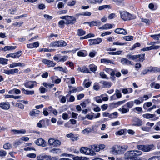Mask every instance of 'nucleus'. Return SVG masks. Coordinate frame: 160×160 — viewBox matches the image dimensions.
<instances>
[{
  "label": "nucleus",
  "mask_w": 160,
  "mask_h": 160,
  "mask_svg": "<svg viewBox=\"0 0 160 160\" xmlns=\"http://www.w3.org/2000/svg\"><path fill=\"white\" fill-rule=\"evenodd\" d=\"M50 153L53 154H58L61 152V150L60 149L53 148L49 151Z\"/></svg>",
  "instance_id": "27"
},
{
  "label": "nucleus",
  "mask_w": 160,
  "mask_h": 160,
  "mask_svg": "<svg viewBox=\"0 0 160 160\" xmlns=\"http://www.w3.org/2000/svg\"><path fill=\"white\" fill-rule=\"evenodd\" d=\"M37 85V82L35 81H29L24 83L25 87L30 88H32Z\"/></svg>",
  "instance_id": "12"
},
{
  "label": "nucleus",
  "mask_w": 160,
  "mask_h": 160,
  "mask_svg": "<svg viewBox=\"0 0 160 160\" xmlns=\"http://www.w3.org/2000/svg\"><path fill=\"white\" fill-rule=\"evenodd\" d=\"M142 153V151L139 150L128 151L125 154V160H136L135 158Z\"/></svg>",
  "instance_id": "2"
},
{
  "label": "nucleus",
  "mask_w": 160,
  "mask_h": 160,
  "mask_svg": "<svg viewBox=\"0 0 160 160\" xmlns=\"http://www.w3.org/2000/svg\"><path fill=\"white\" fill-rule=\"evenodd\" d=\"M77 70L78 71L82 72H89V70L88 69L85 67H83L82 68L79 67Z\"/></svg>",
  "instance_id": "32"
},
{
  "label": "nucleus",
  "mask_w": 160,
  "mask_h": 160,
  "mask_svg": "<svg viewBox=\"0 0 160 160\" xmlns=\"http://www.w3.org/2000/svg\"><path fill=\"white\" fill-rule=\"evenodd\" d=\"M142 153V151L139 150L128 151L125 154V160H136L135 158Z\"/></svg>",
  "instance_id": "1"
},
{
  "label": "nucleus",
  "mask_w": 160,
  "mask_h": 160,
  "mask_svg": "<svg viewBox=\"0 0 160 160\" xmlns=\"http://www.w3.org/2000/svg\"><path fill=\"white\" fill-rule=\"evenodd\" d=\"M133 121L135 122L133 124L134 126H140L142 124L141 120L136 117L133 118Z\"/></svg>",
  "instance_id": "19"
},
{
  "label": "nucleus",
  "mask_w": 160,
  "mask_h": 160,
  "mask_svg": "<svg viewBox=\"0 0 160 160\" xmlns=\"http://www.w3.org/2000/svg\"><path fill=\"white\" fill-rule=\"evenodd\" d=\"M114 32L117 34L123 35H126L128 33L124 29L122 28H117L114 30Z\"/></svg>",
  "instance_id": "18"
},
{
  "label": "nucleus",
  "mask_w": 160,
  "mask_h": 160,
  "mask_svg": "<svg viewBox=\"0 0 160 160\" xmlns=\"http://www.w3.org/2000/svg\"><path fill=\"white\" fill-rule=\"evenodd\" d=\"M87 80H84L83 82V84L85 86L86 88H88L90 86L91 82H87Z\"/></svg>",
  "instance_id": "57"
},
{
  "label": "nucleus",
  "mask_w": 160,
  "mask_h": 160,
  "mask_svg": "<svg viewBox=\"0 0 160 160\" xmlns=\"http://www.w3.org/2000/svg\"><path fill=\"white\" fill-rule=\"evenodd\" d=\"M112 26L111 24L107 23L103 25L100 28L103 30H107L109 29H111L112 28Z\"/></svg>",
  "instance_id": "23"
},
{
  "label": "nucleus",
  "mask_w": 160,
  "mask_h": 160,
  "mask_svg": "<svg viewBox=\"0 0 160 160\" xmlns=\"http://www.w3.org/2000/svg\"><path fill=\"white\" fill-rule=\"evenodd\" d=\"M25 65L24 63H14L10 64L9 67L10 68H12L15 67H16L18 66L19 67H24Z\"/></svg>",
  "instance_id": "22"
},
{
  "label": "nucleus",
  "mask_w": 160,
  "mask_h": 160,
  "mask_svg": "<svg viewBox=\"0 0 160 160\" xmlns=\"http://www.w3.org/2000/svg\"><path fill=\"white\" fill-rule=\"evenodd\" d=\"M91 2L93 4L96 3H101L103 1V0H91Z\"/></svg>",
  "instance_id": "55"
},
{
  "label": "nucleus",
  "mask_w": 160,
  "mask_h": 160,
  "mask_svg": "<svg viewBox=\"0 0 160 160\" xmlns=\"http://www.w3.org/2000/svg\"><path fill=\"white\" fill-rule=\"evenodd\" d=\"M56 76L52 77H51V78L52 82H54L55 83H59L61 82V80L59 78L56 79Z\"/></svg>",
  "instance_id": "38"
},
{
  "label": "nucleus",
  "mask_w": 160,
  "mask_h": 160,
  "mask_svg": "<svg viewBox=\"0 0 160 160\" xmlns=\"http://www.w3.org/2000/svg\"><path fill=\"white\" fill-rule=\"evenodd\" d=\"M155 116V114H152L149 113L145 114L142 115L143 118H147L149 119L153 118Z\"/></svg>",
  "instance_id": "28"
},
{
  "label": "nucleus",
  "mask_w": 160,
  "mask_h": 160,
  "mask_svg": "<svg viewBox=\"0 0 160 160\" xmlns=\"http://www.w3.org/2000/svg\"><path fill=\"white\" fill-rule=\"evenodd\" d=\"M22 143V139H21L20 138L19 139L17 140L14 143V146L15 147H17L18 145L21 144Z\"/></svg>",
  "instance_id": "47"
},
{
  "label": "nucleus",
  "mask_w": 160,
  "mask_h": 160,
  "mask_svg": "<svg viewBox=\"0 0 160 160\" xmlns=\"http://www.w3.org/2000/svg\"><path fill=\"white\" fill-rule=\"evenodd\" d=\"M22 92L23 93L28 95H32L34 93V91H29L26 90L24 88L22 89Z\"/></svg>",
  "instance_id": "29"
},
{
  "label": "nucleus",
  "mask_w": 160,
  "mask_h": 160,
  "mask_svg": "<svg viewBox=\"0 0 160 160\" xmlns=\"http://www.w3.org/2000/svg\"><path fill=\"white\" fill-rule=\"evenodd\" d=\"M18 70L16 68L11 69L9 70H4L3 73L8 75L13 74L14 73L18 72Z\"/></svg>",
  "instance_id": "17"
},
{
  "label": "nucleus",
  "mask_w": 160,
  "mask_h": 160,
  "mask_svg": "<svg viewBox=\"0 0 160 160\" xmlns=\"http://www.w3.org/2000/svg\"><path fill=\"white\" fill-rule=\"evenodd\" d=\"M151 37L155 40H159V38H160V33L158 34L151 35Z\"/></svg>",
  "instance_id": "44"
},
{
  "label": "nucleus",
  "mask_w": 160,
  "mask_h": 160,
  "mask_svg": "<svg viewBox=\"0 0 160 160\" xmlns=\"http://www.w3.org/2000/svg\"><path fill=\"white\" fill-rule=\"evenodd\" d=\"M23 23V22H16L12 23V25L15 26H18L20 27Z\"/></svg>",
  "instance_id": "60"
},
{
  "label": "nucleus",
  "mask_w": 160,
  "mask_h": 160,
  "mask_svg": "<svg viewBox=\"0 0 160 160\" xmlns=\"http://www.w3.org/2000/svg\"><path fill=\"white\" fill-rule=\"evenodd\" d=\"M68 56H62L61 58H60L59 60L57 62H63L68 59Z\"/></svg>",
  "instance_id": "43"
},
{
  "label": "nucleus",
  "mask_w": 160,
  "mask_h": 160,
  "mask_svg": "<svg viewBox=\"0 0 160 160\" xmlns=\"http://www.w3.org/2000/svg\"><path fill=\"white\" fill-rule=\"evenodd\" d=\"M3 147L5 149H8L12 148V145L10 143H7L3 145Z\"/></svg>",
  "instance_id": "49"
},
{
  "label": "nucleus",
  "mask_w": 160,
  "mask_h": 160,
  "mask_svg": "<svg viewBox=\"0 0 160 160\" xmlns=\"http://www.w3.org/2000/svg\"><path fill=\"white\" fill-rule=\"evenodd\" d=\"M140 46V44L139 43H136L134 44L130 50H132L134 49L135 48L138 47Z\"/></svg>",
  "instance_id": "61"
},
{
  "label": "nucleus",
  "mask_w": 160,
  "mask_h": 160,
  "mask_svg": "<svg viewBox=\"0 0 160 160\" xmlns=\"http://www.w3.org/2000/svg\"><path fill=\"white\" fill-rule=\"evenodd\" d=\"M133 106V102L130 101L127 102L126 104L123 106L122 108H119L118 110L121 112L123 114L126 113L129 111V109L131 108Z\"/></svg>",
  "instance_id": "4"
},
{
  "label": "nucleus",
  "mask_w": 160,
  "mask_h": 160,
  "mask_svg": "<svg viewBox=\"0 0 160 160\" xmlns=\"http://www.w3.org/2000/svg\"><path fill=\"white\" fill-rule=\"evenodd\" d=\"M121 62L124 65H132V62L128 60L127 58H123L121 60Z\"/></svg>",
  "instance_id": "21"
},
{
  "label": "nucleus",
  "mask_w": 160,
  "mask_h": 160,
  "mask_svg": "<svg viewBox=\"0 0 160 160\" xmlns=\"http://www.w3.org/2000/svg\"><path fill=\"white\" fill-rule=\"evenodd\" d=\"M121 18L124 21L130 20L136 18V17L126 11L120 12Z\"/></svg>",
  "instance_id": "3"
},
{
  "label": "nucleus",
  "mask_w": 160,
  "mask_h": 160,
  "mask_svg": "<svg viewBox=\"0 0 160 160\" xmlns=\"http://www.w3.org/2000/svg\"><path fill=\"white\" fill-rule=\"evenodd\" d=\"M89 68L90 70L93 72H95L97 69V67L93 64H91L89 66Z\"/></svg>",
  "instance_id": "41"
},
{
  "label": "nucleus",
  "mask_w": 160,
  "mask_h": 160,
  "mask_svg": "<svg viewBox=\"0 0 160 160\" xmlns=\"http://www.w3.org/2000/svg\"><path fill=\"white\" fill-rule=\"evenodd\" d=\"M8 61V59H7L0 58V63L3 65H6L7 64Z\"/></svg>",
  "instance_id": "51"
},
{
  "label": "nucleus",
  "mask_w": 160,
  "mask_h": 160,
  "mask_svg": "<svg viewBox=\"0 0 160 160\" xmlns=\"http://www.w3.org/2000/svg\"><path fill=\"white\" fill-rule=\"evenodd\" d=\"M86 31L82 29H80L77 30V34L79 36H82L86 33Z\"/></svg>",
  "instance_id": "30"
},
{
  "label": "nucleus",
  "mask_w": 160,
  "mask_h": 160,
  "mask_svg": "<svg viewBox=\"0 0 160 160\" xmlns=\"http://www.w3.org/2000/svg\"><path fill=\"white\" fill-rule=\"evenodd\" d=\"M148 160H160V156H156L149 158Z\"/></svg>",
  "instance_id": "56"
},
{
  "label": "nucleus",
  "mask_w": 160,
  "mask_h": 160,
  "mask_svg": "<svg viewBox=\"0 0 160 160\" xmlns=\"http://www.w3.org/2000/svg\"><path fill=\"white\" fill-rule=\"evenodd\" d=\"M101 83L102 84V87L104 88H109L112 85V82L106 81H102Z\"/></svg>",
  "instance_id": "20"
},
{
  "label": "nucleus",
  "mask_w": 160,
  "mask_h": 160,
  "mask_svg": "<svg viewBox=\"0 0 160 160\" xmlns=\"http://www.w3.org/2000/svg\"><path fill=\"white\" fill-rule=\"evenodd\" d=\"M46 158L45 160H56V158L54 157H52L51 156L46 155Z\"/></svg>",
  "instance_id": "64"
},
{
  "label": "nucleus",
  "mask_w": 160,
  "mask_h": 160,
  "mask_svg": "<svg viewBox=\"0 0 160 160\" xmlns=\"http://www.w3.org/2000/svg\"><path fill=\"white\" fill-rule=\"evenodd\" d=\"M150 86L152 88L158 89L160 88V85L158 83H155L154 82L150 84Z\"/></svg>",
  "instance_id": "33"
},
{
  "label": "nucleus",
  "mask_w": 160,
  "mask_h": 160,
  "mask_svg": "<svg viewBox=\"0 0 160 160\" xmlns=\"http://www.w3.org/2000/svg\"><path fill=\"white\" fill-rule=\"evenodd\" d=\"M7 154V152L5 151L4 150H0V157H4Z\"/></svg>",
  "instance_id": "62"
},
{
  "label": "nucleus",
  "mask_w": 160,
  "mask_h": 160,
  "mask_svg": "<svg viewBox=\"0 0 160 160\" xmlns=\"http://www.w3.org/2000/svg\"><path fill=\"white\" fill-rule=\"evenodd\" d=\"M153 145H137V148L139 150H142L145 152H149L152 149Z\"/></svg>",
  "instance_id": "7"
},
{
  "label": "nucleus",
  "mask_w": 160,
  "mask_h": 160,
  "mask_svg": "<svg viewBox=\"0 0 160 160\" xmlns=\"http://www.w3.org/2000/svg\"><path fill=\"white\" fill-rule=\"evenodd\" d=\"M67 20L65 24L67 26L69 24L73 25L76 22V18L73 16H68L67 17Z\"/></svg>",
  "instance_id": "9"
},
{
  "label": "nucleus",
  "mask_w": 160,
  "mask_h": 160,
  "mask_svg": "<svg viewBox=\"0 0 160 160\" xmlns=\"http://www.w3.org/2000/svg\"><path fill=\"white\" fill-rule=\"evenodd\" d=\"M21 51H18L16 52L13 53V58H19L21 56L20 53H21Z\"/></svg>",
  "instance_id": "37"
},
{
  "label": "nucleus",
  "mask_w": 160,
  "mask_h": 160,
  "mask_svg": "<svg viewBox=\"0 0 160 160\" xmlns=\"http://www.w3.org/2000/svg\"><path fill=\"white\" fill-rule=\"evenodd\" d=\"M133 37L132 36H128L123 37L124 40H133Z\"/></svg>",
  "instance_id": "58"
},
{
  "label": "nucleus",
  "mask_w": 160,
  "mask_h": 160,
  "mask_svg": "<svg viewBox=\"0 0 160 160\" xmlns=\"http://www.w3.org/2000/svg\"><path fill=\"white\" fill-rule=\"evenodd\" d=\"M91 13L90 12H82L81 13H79L78 15H80V16H90L91 15Z\"/></svg>",
  "instance_id": "59"
},
{
  "label": "nucleus",
  "mask_w": 160,
  "mask_h": 160,
  "mask_svg": "<svg viewBox=\"0 0 160 160\" xmlns=\"http://www.w3.org/2000/svg\"><path fill=\"white\" fill-rule=\"evenodd\" d=\"M45 121L42 120L39 121V122L37 123V126L39 128H42L44 126Z\"/></svg>",
  "instance_id": "45"
},
{
  "label": "nucleus",
  "mask_w": 160,
  "mask_h": 160,
  "mask_svg": "<svg viewBox=\"0 0 160 160\" xmlns=\"http://www.w3.org/2000/svg\"><path fill=\"white\" fill-rule=\"evenodd\" d=\"M156 42H150V43L149 42H147V44L148 45H151L150 47H147L146 48H144L142 49V50L143 51H148L151 50L152 49H157L159 47L158 46H154L153 45L155 44Z\"/></svg>",
  "instance_id": "11"
},
{
  "label": "nucleus",
  "mask_w": 160,
  "mask_h": 160,
  "mask_svg": "<svg viewBox=\"0 0 160 160\" xmlns=\"http://www.w3.org/2000/svg\"><path fill=\"white\" fill-rule=\"evenodd\" d=\"M141 21L142 22L146 23L147 25H149L150 23V21L149 19L146 18H142L141 19Z\"/></svg>",
  "instance_id": "53"
},
{
  "label": "nucleus",
  "mask_w": 160,
  "mask_h": 160,
  "mask_svg": "<svg viewBox=\"0 0 160 160\" xmlns=\"http://www.w3.org/2000/svg\"><path fill=\"white\" fill-rule=\"evenodd\" d=\"M101 41H89V45H93L99 44L101 43Z\"/></svg>",
  "instance_id": "46"
},
{
  "label": "nucleus",
  "mask_w": 160,
  "mask_h": 160,
  "mask_svg": "<svg viewBox=\"0 0 160 160\" xmlns=\"http://www.w3.org/2000/svg\"><path fill=\"white\" fill-rule=\"evenodd\" d=\"M81 153L85 155L94 156L96 155V153L92 149L86 147H82L80 149Z\"/></svg>",
  "instance_id": "6"
},
{
  "label": "nucleus",
  "mask_w": 160,
  "mask_h": 160,
  "mask_svg": "<svg viewBox=\"0 0 160 160\" xmlns=\"http://www.w3.org/2000/svg\"><path fill=\"white\" fill-rule=\"evenodd\" d=\"M17 48V47L15 46H5L4 48H2V50H3L4 51H6L7 50H13Z\"/></svg>",
  "instance_id": "24"
},
{
  "label": "nucleus",
  "mask_w": 160,
  "mask_h": 160,
  "mask_svg": "<svg viewBox=\"0 0 160 160\" xmlns=\"http://www.w3.org/2000/svg\"><path fill=\"white\" fill-rule=\"evenodd\" d=\"M152 105V103L150 102L145 103L143 105V108L145 109H147L148 107H150Z\"/></svg>",
  "instance_id": "42"
},
{
  "label": "nucleus",
  "mask_w": 160,
  "mask_h": 160,
  "mask_svg": "<svg viewBox=\"0 0 160 160\" xmlns=\"http://www.w3.org/2000/svg\"><path fill=\"white\" fill-rule=\"evenodd\" d=\"M58 98L60 99V101L62 103H65V102L66 99L65 96L60 95L58 96Z\"/></svg>",
  "instance_id": "48"
},
{
  "label": "nucleus",
  "mask_w": 160,
  "mask_h": 160,
  "mask_svg": "<svg viewBox=\"0 0 160 160\" xmlns=\"http://www.w3.org/2000/svg\"><path fill=\"white\" fill-rule=\"evenodd\" d=\"M18 10L17 8H14L10 9H9V11L10 12V14L14 15L15 14V12Z\"/></svg>",
  "instance_id": "52"
},
{
  "label": "nucleus",
  "mask_w": 160,
  "mask_h": 160,
  "mask_svg": "<svg viewBox=\"0 0 160 160\" xmlns=\"http://www.w3.org/2000/svg\"><path fill=\"white\" fill-rule=\"evenodd\" d=\"M115 94L118 98H120L122 97V95L119 90L117 89L115 90Z\"/></svg>",
  "instance_id": "39"
},
{
  "label": "nucleus",
  "mask_w": 160,
  "mask_h": 160,
  "mask_svg": "<svg viewBox=\"0 0 160 160\" xmlns=\"http://www.w3.org/2000/svg\"><path fill=\"white\" fill-rule=\"evenodd\" d=\"M48 145L53 147H58L61 145V142L58 139H56L53 138H49L48 142Z\"/></svg>",
  "instance_id": "5"
},
{
  "label": "nucleus",
  "mask_w": 160,
  "mask_h": 160,
  "mask_svg": "<svg viewBox=\"0 0 160 160\" xmlns=\"http://www.w3.org/2000/svg\"><path fill=\"white\" fill-rule=\"evenodd\" d=\"M149 72L155 73L160 72V68L157 67L150 66L148 67Z\"/></svg>",
  "instance_id": "15"
},
{
  "label": "nucleus",
  "mask_w": 160,
  "mask_h": 160,
  "mask_svg": "<svg viewBox=\"0 0 160 160\" xmlns=\"http://www.w3.org/2000/svg\"><path fill=\"white\" fill-rule=\"evenodd\" d=\"M84 23L88 24L90 27L93 26H100L101 24V22L99 20L91 21L90 22H86Z\"/></svg>",
  "instance_id": "16"
},
{
  "label": "nucleus",
  "mask_w": 160,
  "mask_h": 160,
  "mask_svg": "<svg viewBox=\"0 0 160 160\" xmlns=\"http://www.w3.org/2000/svg\"><path fill=\"white\" fill-rule=\"evenodd\" d=\"M57 69L59 71H62L64 72H66L67 71V69L65 67L63 68L62 67L59 66L57 67H55L54 68V69L56 70Z\"/></svg>",
  "instance_id": "36"
},
{
  "label": "nucleus",
  "mask_w": 160,
  "mask_h": 160,
  "mask_svg": "<svg viewBox=\"0 0 160 160\" xmlns=\"http://www.w3.org/2000/svg\"><path fill=\"white\" fill-rule=\"evenodd\" d=\"M126 57L128 59H131L137 61V55H132L131 54H128L126 56Z\"/></svg>",
  "instance_id": "26"
},
{
  "label": "nucleus",
  "mask_w": 160,
  "mask_h": 160,
  "mask_svg": "<svg viewBox=\"0 0 160 160\" xmlns=\"http://www.w3.org/2000/svg\"><path fill=\"white\" fill-rule=\"evenodd\" d=\"M122 147L115 146L111 148L110 152L114 155L119 154L121 152Z\"/></svg>",
  "instance_id": "8"
},
{
  "label": "nucleus",
  "mask_w": 160,
  "mask_h": 160,
  "mask_svg": "<svg viewBox=\"0 0 160 160\" xmlns=\"http://www.w3.org/2000/svg\"><path fill=\"white\" fill-rule=\"evenodd\" d=\"M101 62L102 63H104L105 64H113V62L111 60L105 58L101 59Z\"/></svg>",
  "instance_id": "35"
},
{
  "label": "nucleus",
  "mask_w": 160,
  "mask_h": 160,
  "mask_svg": "<svg viewBox=\"0 0 160 160\" xmlns=\"http://www.w3.org/2000/svg\"><path fill=\"white\" fill-rule=\"evenodd\" d=\"M47 157L46 155H41L37 157V158L38 160H45Z\"/></svg>",
  "instance_id": "50"
},
{
  "label": "nucleus",
  "mask_w": 160,
  "mask_h": 160,
  "mask_svg": "<svg viewBox=\"0 0 160 160\" xmlns=\"http://www.w3.org/2000/svg\"><path fill=\"white\" fill-rule=\"evenodd\" d=\"M0 107L3 109L7 110L10 108V104L8 102H1L0 103Z\"/></svg>",
  "instance_id": "14"
},
{
  "label": "nucleus",
  "mask_w": 160,
  "mask_h": 160,
  "mask_svg": "<svg viewBox=\"0 0 160 160\" xmlns=\"http://www.w3.org/2000/svg\"><path fill=\"white\" fill-rule=\"evenodd\" d=\"M35 143L38 145L41 146L43 147L46 146V142L42 138L38 139L35 142Z\"/></svg>",
  "instance_id": "13"
},
{
  "label": "nucleus",
  "mask_w": 160,
  "mask_h": 160,
  "mask_svg": "<svg viewBox=\"0 0 160 160\" xmlns=\"http://www.w3.org/2000/svg\"><path fill=\"white\" fill-rule=\"evenodd\" d=\"M118 113L117 112H114L111 114L109 117L111 118H116L118 117Z\"/></svg>",
  "instance_id": "63"
},
{
  "label": "nucleus",
  "mask_w": 160,
  "mask_h": 160,
  "mask_svg": "<svg viewBox=\"0 0 160 160\" xmlns=\"http://www.w3.org/2000/svg\"><path fill=\"white\" fill-rule=\"evenodd\" d=\"M137 59L139 58L138 60L139 61H142L144 60V57L145 54H141L138 55H137Z\"/></svg>",
  "instance_id": "40"
},
{
  "label": "nucleus",
  "mask_w": 160,
  "mask_h": 160,
  "mask_svg": "<svg viewBox=\"0 0 160 160\" xmlns=\"http://www.w3.org/2000/svg\"><path fill=\"white\" fill-rule=\"evenodd\" d=\"M122 52V51H119L117 52H108V53L109 55H120V54Z\"/></svg>",
  "instance_id": "54"
},
{
  "label": "nucleus",
  "mask_w": 160,
  "mask_h": 160,
  "mask_svg": "<svg viewBox=\"0 0 160 160\" xmlns=\"http://www.w3.org/2000/svg\"><path fill=\"white\" fill-rule=\"evenodd\" d=\"M91 128L90 127H88L82 131V133L84 134H88L91 132Z\"/></svg>",
  "instance_id": "25"
},
{
  "label": "nucleus",
  "mask_w": 160,
  "mask_h": 160,
  "mask_svg": "<svg viewBox=\"0 0 160 160\" xmlns=\"http://www.w3.org/2000/svg\"><path fill=\"white\" fill-rule=\"evenodd\" d=\"M111 6L110 5H103L101 6H100L98 7V10H102L104 9L108 8V9H111Z\"/></svg>",
  "instance_id": "31"
},
{
  "label": "nucleus",
  "mask_w": 160,
  "mask_h": 160,
  "mask_svg": "<svg viewBox=\"0 0 160 160\" xmlns=\"http://www.w3.org/2000/svg\"><path fill=\"white\" fill-rule=\"evenodd\" d=\"M67 45V43L64 41H57L54 42L50 44L51 46L54 47H59L65 46Z\"/></svg>",
  "instance_id": "10"
},
{
  "label": "nucleus",
  "mask_w": 160,
  "mask_h": 160,
  "mask_svg": "<svg viewBox=\"0 0 160 160\" xmlns=\"http://www.w3.org/2000/svg\"><path fill=\"white\" fill-rule=\"evenodd\" d=\"M95 35L94 34L90 33L84 36V37L80 38V39H87L89 38L93 37Z\"/></svg>",
  "instance_id": "34"
}]
</instances>
